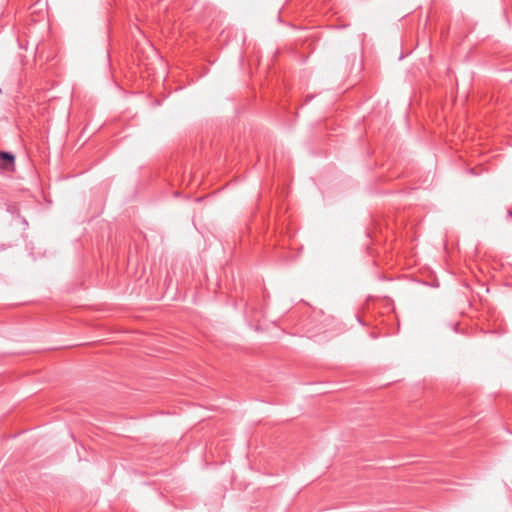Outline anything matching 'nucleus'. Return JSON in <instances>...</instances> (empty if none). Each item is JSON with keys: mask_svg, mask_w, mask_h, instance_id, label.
Masks as SVG:
<instances>
[{"mask_svg": "<svg viewBox=\"0 0 512 512\" xmlns=\"http://www.w3.org/2000/svg\"><path fill=\"white\" fill-rule=\"evenodd\" d=\"M0 160L3 162V169L9 170L14 167L15 156L12 153L0 151Z\"/></svg>", "mask_w": 512, "mask_h": 512, "instance_id": "1", "label": "nucleus"}]
</instances>
